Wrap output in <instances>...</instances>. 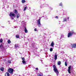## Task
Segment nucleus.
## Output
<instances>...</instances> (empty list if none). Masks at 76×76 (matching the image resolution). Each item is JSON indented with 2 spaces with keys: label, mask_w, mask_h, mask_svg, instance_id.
<instances>
[{
  "label": "nucleus",
  "mask_w": 76,
  "mask_h": 76,
  "mask_svg": "<svg viewBox=\"0 0 76 76\" xmlns=\"http://www.w3.org/2000/svg\"><path fill=\"white\" fill-rule=\"evenodd\" d=\"M53 70L55 73H56L57 74V76H58V75H59V72L58 71V70L56 68V65H53Z\"/></svg>",
  "instance_id": "f257e3e1"
},
{
  "label": "nucleus",
  "mask_w": 76,
  "mask_h": 76,
  "mask_svg": "<svg viewBox=\"0 0 76 76\" xmlns=\"http://www.w3.org/2000/svg\"><path fill=\"white\" fill-rule=\"evenodd\" d=\"M75 34V32L72 31H70L68 34V38H69L70 37H72V35Z\"/></svg>",
  "instance_id": "f03ea898"
},
{
  "label": "nucleus",
  "mask_w": 76,
  "mask_h": 76,
  "mask_svg": "<svg viewBox=\"0 0 76 76\" xmlns=\"http://www.w3.org/2000/svg\"><path fill=\"white\" fill-rule=\"evenodd\" d=\"M13 69L10 68L8 70V72H9L11 75H13Z\"/></svg>",
  "instance_id": "7ed1b4c3"
},
{
  "label": "nucleus",
  "mask_w": 76,
  "mask_h": 76,
  "mask_svg": "<svg viewBox=\"0 0 76 76\" xmlns=\"http://www.w3.org/2000/svg\"><path fill=\"white\" fill-rule=\"evenodd\" d=\"M37 25L39 27H40L41 26V19H39L38 20H37Z\"/></svg>",
  "instance_id": "20e7f679"
},
{
  "label": "nucleus",
  "mask_w": 76,
  "mask_h": 76,
  "mask_svg": "<svg viewBox=\"0 0 76 76\" xmlns=\"http://www.w3.org/2000/svg\"><path fill=\"white\" fill-rule=\"evenodd\" d=\"M22 60H23L22 62L23 64H26V61H25V58H22Z\"/></svg>",
  "instance_id": "39448f33"
},
{
  "label": "nucleus",
  "mask_w": 76,
  "mask_h": 76,
  "mask_svg": "<svg viewBox=\"0 0 76 76\" xmlns=\"http://www.w3.org/2000/svg\"><path fill=\"white\" fill-rule=\"evenodd\" d=\"M72 48H76V44H72Z\"/></svg>",
  "instance_id": "423d86ee"
},
{
  "label": "nucleus",
  "mask_w": 76,
  "mask_h": 76,
  "mask_svg": "<svg viewBox=\"0 0 76 76\" xmlns=\"http://www.w3.org/2000/svg\"><path fill=\"white\" fill-rule=\"evenodd\" d=\"M54 59L55 60L57 58V53H55V55L54 56Z\"/></svg>",
  "instance_id": "0eeeda50"
},
{
  "label": "nucleus",
  "mask_w": 76,
  "mask_h": 76,
  "mask_svg": "<svg viewBox=\"0 0 76 76\" xmlns=\"http://www.w3.org/2000/svg\"><path fill=\"white\" fill-rule=\"evenodd\" d=\"M54 42L53 41L52 42L51 44H50V46H51V47H54Z\"/></svg>",
  "instance_id": "6e6552de"
},
{
  "label": "nucleus",
  "mask_w": 76,
  "mask_h": 76,
  "mask_svg": "<svg viewBox=\"0 0 76 76\" xmlns=\"http://www.w3.org/2000/svg\"><path fill=\"white\" fill-rule=\"evenodd\" d=\"M70 69H71V66H70L68 67V71L69 73H70Z\"/></svg>",
  "instance_id": "1a4fd4ad"
},
{
  "label": "nucleus",
  "mask_w": 76,
  "mask_h": 76,
  "mask_svg": "<svg viewBox=\"0 0 76 76\" xmlns=\"http://www.w3.org/2000/svg\"><path fill=\"white\" fill-rule=\"evenodd\" d=\"M10 16H11V17H12V16H15V14L11 12L10 13Z\"/></svg>",
  "instance_id": "9d476101"
},
{
  "label": "nucleus",
  "mask_w": 76,
  "mask_h": 76,
  "mask_svg": "<svg viewBox=\"0 0 76 76\" xmlns=\"http://www.w3.org/2000/svg\"><path fill=\"white\" fill-rule=\"evenodd\" d=\"M5 76H10V74L8 72H6L5 74Z\"/></svg>",
  "instance_id": "9b49d317"
},
{
  "label": "nucleus",
  "mask_w": 76,
  "mask_h": 76,
  "mask_svg": "<svg viewBox=\"0 0 76 76\" xmlns=\"http://www.w3.org/2000/svg\"><path fill=\"white\" fill-rule=\"evenodd\" d=\"M24 31L25 33H28V30L26 27L24 28Z\"/></svg>",
  "instance_id": "f8f14e48"
},
{
  "label": "nucleus",
  "mask_w": 76,
  "mask_h": 76,
  "mask_svg": "<svg viewBox=\"0 0 76 76\" xmlns=\"http://www.w3.org/2000/svg\"><path fill=\"white\" fill-rule=\"evenodd\" d=\"M43 76V74L42 73H40V74H38L37 75V76Z\"/></svg>",
  "instance_id": "ddd939ff"
},
{
  "label": "nucleus",
  "mask_w": 76,
  "mask_h": 76,
  "mask_svg": "<svg viewBox=\"0 0 76 76\" xmlns=\"http://www.w3.org/2000/svg\"><path fill=\"white\" fill-rule=\"evenodd\" d=\"M0 69L2 72H3V71H4V68L3 67H1Z\"/></svg>",
  "instance_id": "4468645a"
},
{
  "label": "nucleus",
  "mask_w": 76,
  "mask_h": 76,
  "mask_svg": "<svg viewBox=\"0 0 76 76\" xmlns=\"http://www.w3.org/2000/svg\"><path fill=\"white\" fill-rule=\"evenodd\" d=\"M16 18H19L20 17V15L19 14H18L16 15Z\"/></svg>",
  "instance_id": "2eb2a0df"
},
{
  "label": "nucleus",
  "mask_w": 76,
  "mask_h": 76,
  "mask_svg": "<svg viewBox=\"0 0 76 76\" xmlns=\"http://www.w3.org/2000/svg\"><path fill=\"white\" fill-rule=\"evenodd\" d=\"M67 21V20L66 19V18H65L64 19V20L63 21V22H66Z\"/></svg>",
  "instance_id": "dca6fc26"
},
{
  "label": "nucleus",
  "mask_w": 76,
  "mask_h": 76,
  "mask_svg": "<svg viewBox=\"0 0 76 76\" xmlns=\"http://www.w3.org/2000/svg\"><path fill=\"white\" fill-rule=\"evenodd\" d=\"M58 64L59 65H60L61 64V61H58Z\"/></svg>",
  "instance_id": "f3484780"
},
{
  "label": "nucleus",
  "mask_w": 76,
  "mask_h": 76,
  "mask_svg": "<svg viewBox=\"0 0 76 76\" xmlns=\"http://www.w3.org/2000/svg\"><path fill=\"white\" fill-rule=\"evenodd\" d=\"M15 48H18V47H19V46H18V44L15 45Z\"/></svg>",
  "instance_id": "a211bd4d"
},
{
  "label": "nucleus",
  "mask_w": 76,
  "mask_h": 76,
  "mask_svg": "<svg viewBox=\"0 0 76 76\" xmlns=\"http://www.w3.org/2000/svg\"><path fill=\"white\" fill-rule=\"evenodd\" d=\"M26 1L25 0H22V3H25Z\"/></svg>",
  "instance_id": "6ab92c4d"
},
{
  "label": "nucleus",
  "mask_w": 76,
  "mask_h": 76,
  "mask_svg": "<svg viewBox=\"0 0 76 76\" xmlns=\"http://www.w3.org/2000/svg\"><path fill=\"white\" fill-rule=\"evenodd\" d=\"M7 42H8V44H10V43H11V41H10V40L9 39L8 41Z\"/></svg>",
  "instance_id": "aec40b11"
},
{
  "label": "nucleus",
  "mask_w": 76,
  "mask_h": 76,
  "mask_svg": "<svg viewBox=\"0 0 76 76\" xmlns=\"http://www.w3.org/2000/svg\"><path fill=\"white\" fill-rule=\"evenodd\" d=\"M64 37V35L63 34H61V37H60V39H61L62 38H63Z\"/></svg>",
  "instance_id": "412c9836"
},
{
  "label": "nucleus",
  "mask_w": 76,
  "mask_h": 76,
  "mask_svg": "<svg viewBox=\"0 0 76 76\" xmlns=\"http://www.w3.org/2000/svg\"><path fill=\"white\" fill-rule=\"evenodd\" d=\"M28 8V7H25L24 9V10H23L24 11H25L26 10V9Z\"/></svg>",
  "instance_id": "4be33fe9"
},
{
  "label": "nucleus",
  "mask_w": 76,
  "mask_h": 76,
  "mask_svg": "<svg viewBox=\"0 0 76 76\" xmlns=\"http://www.w3.org/2000/svg\"><path fill=\"white\" fill-rule=\"evenodd\" d=\"M59 6H62L63 4H62V3H61L59 4Z\"/></svg>",
  "instance_id": "5701e85b"
},
{
  "label": "nucleus",
  "mask_w": 76,
  "mask_h": 76,
  "mask_svg": "<svg viewBox=\"0 0 76 76\" xmlns=\"http://www.w3.org/2000/svg\"><path fill=\"white\" fill-rule=\"evenodd\" d=\"M15 13L17 14V13H18V11H16V10H15Z\"/></svg>",
  "instance_id": "b1692460"
},
{
  "label": "nucleus",
  "mask_w": 76,
  "mask_h": 76,
  "mask_svg": "<svg viewBox=\"0 0 76 76\" xmlns=\"http://www.w3.org/2000/svg\"><path fill=\"white\" fill-rule=\"evenodd\" d=\"M16 38H19V36L18 35H16Z\"/></svg>",
  "instance_id": "393cba45"
},
{
  "label": "nucleus",
  "mask_w": 76,
  "mask_h": 76,
  "mask_svg": "<svg viewBox=\"0 0 76 76\" xmlns=\"http://www.w3.org/2000/svg\"><path fill=\"white\" fill-rule=\"evenodd\" d=\"M53 49V48H50V51H52Z\"/></svg>",
  "instance_id": "a878e982"
},
{
  "label": "nucleus",
  "mask_w": 76,
  "mask_h": 76,
  "mask_svg": "<svg viewBox=\"0 0 76 76\" xmlns=\"http://www.w3.org/2000/svg\"><path fill=\"white\" fill-rule=\"evenodd\" d=\"M8 63H11V61H10V60H8Z\"/></svg>",
  "instance_id": "bb28decb"
},
{
  "label": "nucleus",
  "mask_w": 76,
  "mask_h": 76,
  "mask_svg": "<svg viewBox=\"0 0 76 76\" xmlns=\"http://www.w3.org/2000/svg\"><path fill=\"white\" fill-rule=\"evenodd\" d=\"M65 66H67V64L66 62H65Z\"/></svg>",
  "instance_id": "cd10ccee"
},
{
  "label": "nucleus",
  "mask_w": 76,
  "mask_h": 76,
  "mask_svg": "<svg viewBox=\"0 0 76 76\" xmlns=\"http://www.w3.org/2000/svg\"><path fill=\"white\" fill-rule=\"evenodd\" d=\"M2 42H3V40L2 39H1L0 40V42H1V43Z\"/></svg>",
  "instance_id": "c85d7f7f"
},
{
  "label": "nucleus",
  "mask_w": 76,
  "mask_h": 76,
  "mask_svg": "<svg viewBox=\"0 0 76 76\" xmlns=\"http://www.w3.org/2000/svg\"><path fill=\"white\" fill-rule=\"evenodd\" d=\"M4 50H6V49H7V48H6V47H4Z\"/></svg>",
  "instance_id": "c756f323"
},
{
  "label": "nucleus",
  "mask_w": 76,
  "mask_h": 76,
  "mask_svg": "<svg viewBox=\"0 0 76 76\" xmlns=\"http://www.w3.org/2000/svg\"><path fill=\"white\" fill-rule=\"evenodd\" d=\"M35 70H38V68H35Z\"/></svg>",
  "instance_id": "7c9ffc66"
},
{
  "label": "nucleus",
  "mask_w": 76,
  "mask_h": 76,
  "mask_svg": "<svg viewBox=\"0 0 76 76\" xmlns=\"http://www.w3.org/2000/svg\"><path fill=\"white\" fill-rule=\"evenodd\" d=\"M3 47V45H0V48H1V47Z\"/></svg>",
  "instance_id": "2f4dec72"
},
{
  "label": "nucleus",
  "mask_w": 76,
  "mask_h": 76,
  "mask_svg": "<svg viewBox=\"0 0 76 76\" xmlns=\"http://www.w3.org/2000/svg\"><path fill=\"white\" fill-rule=\"evenodd\" d=\"M34 31H37V30L36 28H35L34 29Z\"/></svg>",
  "instance_id": "473e14b6"
},
{
  "label": "nucleus",
  "mask_w": 76,
  "mask_h": 76,
  "mask_svg": "<svg viewBox=\"0 0 76 76\" xmlns=\"http://www.w3.org/2000/svg\"><path fill=\"white\" fill-rule=\"evenodd\" d=\"M58 16H56V18L57 19H58Z\"/></svg>",
  "instance_id": "72a5a7b5"
},
{
  "label": "nucleus",
  "mask_w": 76,
  "mask_h": 76,
  "mask_svg": "<svg viewBox=\"0 0 76 76\" xmlns=\"http://www.w3.org/2000/svg\"><path fill=\"white\" fill-rule=\"evenodd\" d=\"M11 17V18L12 20H13V19H14L13 18H12V17Z\"/></svg>",
  "instance_id": "f704fd0d"
},
{
  "label": "nucleus",
  "mask_w": 76,
  "mask_h": 76,
  "mask_svg": "<svg viewBox=\"0 0 76 76\" xmlns=\"http://www.w3.org/2000/svg\"><path fill=\"white\" fill-rule=\"evenodd\" d=\"M50 9L51 10H53V8H51V7H50Z\"/></svg>",
  "instance_id": "c9c22d12"
},
{
  "label": "nucleus",
  "mask_w": 76,
  "mask_h": 76,
  "mask_svg": "<svg viewBox=\"0 0 76 76\" xmlns=\"http://www.w3.org/2000/svg\"><path fill=\"white\" fill-rule=\"evenodd\" d=\"M58 22L59 23V24H60V22H61L60 21H59Z\"/></svg>",
  "instance_id": "e433bc0d"
},
{
  "label": "nucleus",
  "mask_w": 76,
  "mask_h": 76,
  "mask_svg": "<svg viewBox=\"0 0 76 76\" xmlns=\"http://www.w3.org/2000/svg\"><path fill=\"white\" fill-rule=\"evenodd\" d=\"M40 7H41V8H42V6H40Z\"/></svg>",
  "instance_id": "4c0bfd02"
},
{
  "label": "nucleus",
  "mask_w": 76,
  "mask_h": 76,
  "mask_svg": "<svg viewBox=\"0 0 76 76\" xmlns=\"http://www.w3.org/2000/svg\"><path fill=\"white\" fill-rule=\"evenodd\" d=\"M74 34H76V33L75 32Z\"/></svg>",
  "instance_id": "58836bf2"
},
{
  "label": "nucleus",
  "mask_w": 76,
  "mask_h": 76,
  "mask_svg": "<svg viewBox=\"0 0 76 76\" xmlns=\"http://www.w3.org/2000/svg\"><path fill=\"white\" fill-rule=\"evenodd\" d=\"M67 19H69V17H68Z\"/></svg>",
  "instance_id": "ea45409f"
},
{
  "label": "nucleus",
  "mask_w": 76,
  "mask_h": 76,
  "mask_svg": "<svg viewBox=\"0 0 76 76\" xmlns=\"http://www.w3.org/2000/svg\"><path fill=\"white\" fill-rule=\"evenodd\" d=\"M29 55H31V53H29Z\"/></svg>",
  "instance_id": "a19ab883"
},
{
  "label": "nucleus",
  "mask_w": 76,
  "mask_h": 76,
  "mask_svg": "<svg viewBox=\"0 0 76 76\" xmlns=\"http://www.w3.org/2000/svg\"><path fill=\"white\" fill-rule=\"evenodd\" d=\"M29 9H31V8H30V7H29Z\"/></svg>",
  "instance_id": "79ce46f5"
},
{
  "label": "nucleus",
  "mask_w": 76,
  "mask_h": 76,
  "mask_svg": "<svg viewBox=\"0 0 76 76\" xmlns=\"http://www.w3.org/2000/svg\"><path fill=\"white\" fill-rule=\"evenodd\" d=\"M8 22H9V21H8Z\"/></svg>",
  "instance_id": "37998d69"
}]
</instances>
